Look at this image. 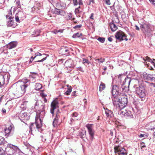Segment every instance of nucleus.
Returning a JSON list of instances; mask_svg holds the SVG:
<instances>
[{
  "label": "nucleus",
  "instance_id": "obj_40",
  "mask_svg": "<svg viewBox=\"0 0 155 155\" xmlns=\"http://www.w3.org/2000/svg\"><path fill=\"white\" fill-rule=\"evenodd\" d=\"M5 154V151L2 148L0 147V155H4Z\"/></svg>",
  "mask_w": 155,
  "mask_h": 155
},
{
  "label": "nucleus",
  "instance_id": "obj_46",
  "mask_svg": "<svg viewBox=\"0 0 155 155\" xmlns=\"http://www.w3.org/2000/svg\"><path fill=\"white\" fill-rule=\"evenodd\" d=\"M82 26L81 25H76L74 27V28L76 29L81 28Z\"/></svg>",
  "mask_w": 155,
  "mask_h": 155
},
{
  "label": "nucleus",
  "instance_id": "obj_63",
  "mask_svg": "<svg viewBox=\"0 0 155 155\" xmlns=\"http://www.w3.org/2000/svg\"><path fill=\"white\" fill-rule=\"evenodd\" d=\"M44 101L45 102H46L47 101V100L45 98H44Z\"/></svg>",
  "mask_w": 155,
  "mask_h": 155
},
{
  "label": "nucleus",
  "instance_id": "obj_5",
  "mask_svg": "<svg viewBox=\"0 0 155 155\" xmlns=\"http://www.w3.org/2000/svg\"><path fill=\"white\" fill-rule=\"evenodd\" d=\"M128 103L127 97L126 96H123L119 101L117 108L121 110L127 105Z\"/></svg>",
  "mask_w": 155,
  "mask_h": 155
},
{
  "label": "nucleus",
  "instance_id": "obj_6",
  "mask_svg": "<svg viewBox=\"0 0 155 155\" xmlns=\"http://www.w3.org/2000/svg\"><path fill=\"white\" fill-rule=\"evenodd\" d=\"M115 155H127L126 150L123 147L119 146H116L114 147Z\"/></svg>",
  "mask_w": 155,
  "mask_h": 155
},
{
  "label": "nucleus",
  "instance_id": "obj_2",
  "mask_svg": "<svg viewBox=\"0 0 155 155\" xmlns=\"http://www.w3.org/2000/svg\"><path fill=\"white\" fill-rule=\"evenodd\" d=\"M57 109L56 113V117L54 118L53 121V124L54 126L55 127L58 122V120L60 117V112L58 108V102L56 101H54L51 103L50 112L54 116V110L55 109Z\"/></svg>",
  "mask_w": 155,
  "mask_h": 155
},
{
  "label": "nucleus",
  "instance_id": "obj_25",
  "mask_svg": "<svg viewBox=\"0 0 155 155\" xmlns=\"http://www.w3.org/2000/svg\"><path fill=\"white\" fill-rule=\"evenodd\" d=\"M6 17L9 19H13L14 17L12 16V12L11 10L8 12V14L6 15Z\"/></svg>",
  "mask_w": 155,
  "mask_h": 155
},
{
  "label": "nucleus",
  "instance_id": "obj_27",
  "mask_svg": "<svg viewBox=\"0 0 155 155\" xmlns=\"http://www.w3.org/2000/svg\"><path fill=\"white\" fill-rule=\"evenodd\" d=\"M42 85L39 83H36L35 85V89L36 90H39L42 88Z\"/></svg>",
  "mask_w": 155,
  "mask_h": 155
},
{
  "label": "nucleus",
  "instance_id": "obj_16",
  "mask_svg": "<svg viewBox=\"0 0 155 155\" xmlns=\"http://www.w3.org/2000/svg\"><path fill=\"white\" fill-rule=\"evenodd\" d=\"M12 128L11 126L8 127H6L4 129V131L5 135L8 136L12 135Z\"/></svg>",
  "mask_w": 155,
  "mask_h": 155
},
{
  "label": "nucleus",
  "instance_id": "obj_29",
  "mask_svg": "<svg viewBox=\"0 0 155 155\" xmlns=\"http://www.w3.org/2000/svg\"><path fill=\"white\" fill-rule=\"evenodd\" d=\"M82 34L81 33H79V32H77L75 34H74L73 36L72 37L74 38H79L81 37V36H82Z\"/></svg>",
  "mask_w": 155,
  "mask_h": 155
},
{
  "label": "nucleus",
  "instance_id": "obj_19",
  "mask_svg": "<svg viewBox=\"0 0 155 155\" xmlns=\"http://www.w3.org/2000/svg\"><path fill=\"white\" fill-rule=\"evenodd\" d=\"M17 45V43L15 42H12L8 43L7 45V48L9 49H11L15 48Z\"/></svg>",
  "mask_w": 155,
  "mask_h": 155
},
{
  "label": "nucleus",
  "instance_id": "obj_60",
  "mask_svg": "<svg viewBox=\"0 0 155 155\" xmlns=\"http://www.w3.org/2000/svg\"><path fill=\"white\" fill-rule=\"evenodd\" d=\"M123 78V77L122 76V75H120V74L119 75V76H118V78L120 79V80H121V79Z\"/></svg>",
  "mask_w": 155,
  "mask_h": 155
},
{
  "label": "nucleus",
  "instance_id": "obj_3",
  "mask_svg": "<svg viewBox=\"0 0 155 155\" xmlns=\"http://www.w3.org/2000/svg\"><path fill=\"white\" fill-rule=\"evenodd\" d=\"M140 28L145 35L148 37L151 35V31L150 28V25L146 21H144L140 24Z\"/></svg>",
  "mask_w": 155,
  "mask_h": 155
},
{
  "label": "nucleus",
  "instance_id": "obj_62",
  "mask_svg": "<svg viewBox=\"0 0 155 155\" xmlns=\"http://www.w3.org/2000/svg\"><path fill=\"white\" fill-rule=\"evenodd\" d=\"M109 67L110 69H112L113 68V66L110 65Z\"/></svg>",
  "mask_w": 155,
  "mask_h": 155
},
{
  "label": "nucleus",
  "instance_id": "obj_38",
  "mask_svg": "<svg viewBox=\"0 0 155 155\" xmlns=\"http://www.w3.org/2000/svg\"><path fill=\"white\" fill-rule=\"evenodd\" d=\"M97 40H98L101 43L104 42L105 40V39L104 38L101 37H99V38H98Z\"/></svg>",
  "mask_w": 155,
  "mask_h": 155
},
{
  "label": "nucleus",
  "instance_id": "obj_47",
  "mask_svg": "<svg viewBox=\"0 0 155 155\" xmlns=\"http://www.w3.org/2000/svg\"><path fill=\"white\" fill-rule=\"evenodd\" d=\"M35 58H37L38 56H41L42 55V54L41 53L38 52L35 53Z\"/></svg>",
  "mask_w": 155,
  "mask_h": 155
},
{
  "label": "nucleus",
  "instance_id": "obj_51",
  "mask_svg": "<svg viewBox=\"0 0 155 155\" xmlns=\"http://www.w3.org/2000/svg\"><path fill=\"white\" fill-rule=\"evenodd\" d=\"M94 15V13H91V16L90 17V18L91 19L93 20L94 19V18H93Z\"/></svg>",
  "mask_w": 155,
  "mask_h": 155
},
{
  "label": "nucleus",
  "instance_id": "obj_45",
  "mask_svg": "<svg viewBox=\"0 0 155 155\" xmlns=\"http://www.w3.org/2000/svg\"><path fill=\"white\" fill-rule=\"evenodd\" d=\"M47 58V57H43L42 59L41 60H38L36 61V62H43V61L45 60Z\"/></svg>",
  "mask_w": 155,
  "mask_h": 155
},
{
  "label": "nucleus",
  "instance_id": "obj_56",
  "mask_svg": "<svg viewBox=\"0 0 155 155\" xmlns=\"http://www.w3.org/2000/svg\"><path fill=\"white\" fill-rule=\"evenodd\" d=\"M2 111L3 113H5L6 111L5 109L4 108H2Z\"/></svg>",
  "mask_w": 155,
  "mask_h": 155
},
{
  "label": "nucleus",
  "instance_id": "obj_42",
  "mask_svg": "<svg viewBox=\"0 0 155 155\" xmlns=\"http://www.w3.org/2000/svg\"><path fill=\"white\" fill-rule=\"evenodd\" d=\"M16 7L17 8H20L21 7V5L20 4V1H18L16 2Z\"/></svg>",
  "mask_w": 155,
  "mask_h": 155
},
{
  "label": "nucleus",
  "instance_id": "obj_35",
  "mask_svg": "<svg viewBox=\"0 0 155 155\" xmlns=\"http://www.w3.org/2000/svg\"><path fill=\"white\" fill-rule=\"evenodd\" d=\"M66 18L67 20L71 19L72 18V14L71 13H68Z\"/></svg>",
  "mask_w": 155,
  "mask_h": 155
},
{
  "label": "nucleus",
  "instance_id": "obj_64",
  "mask_svg": "<svg viewBox=\"0 0 155 155\" xmlns=\"http://www.w3.org/2000/svg\"><path fill=\"white\" fill-rule=\"evenodd\" d=\"M150 2H152L153 3L154 2V0H149Z\"/></svg>",
  "mask_w": 155,
  "mask_h": 155
},
{
  "label": "nucleus",
  "instance_id": "obj_22",
  "mask_svg": "<svg viewBox=\"0 0 155 155\" xmlns=\"http://www.w3.org/2000/svg\"><path fill=\"white\" fill-rule=\"evenodd\" d=\"M109 27L111 29V30L112 31H114L117 28V26L114 23H110L109 25Z\"/></svg>",
  "mask_w": 155,
  "mask_h": 155
},
{
  "label": "nucleus",
  "instance_id": "obj_31",
  "mask_svg": "<svg viewBox=\"0 0 155 155\" xmlns=\"http://www.w3.org/2000/svg\"><path fill=\"white\" fill-rule=\"evenodd\" d=\"M78 116V114L77 113L75 112L74 113L72 114V117L71 118V121H72V120H75V117H76Z\"/></svg>",
  "mask_w": 155,
  "mask_h": 155
},
{
  "label": "nucleus",
  "instance_id": "obj_8",
  "mask_svg": "<svg viewBox=\"0 0 155 155\" xmlns=\"http://www.w3.org/2000/svg\"><path fill=\"white\" fill-rule=\"evenodd\" d=\"M86 127L87 129L89 134L90 135L91 139L92 140L94 138L95 132L93 129V124H88L86 125Z\"/></svg>",
  "mask_w": 155,
  "mask_h": 155
},
{
  "label": "nucleus",
  "instance_id": "obj_43",
  "mask_svg": "<svg viewBox=\"0 0 155 155\" xmlns=\"http://www.w3.org/2000/svg\"><path fill=\"white\" fill-rule=\"evenodd\" d=\"M33 125H34L33 123H31V124L29 126V129H30L29 132L30 133L31 132H31H32V127L34 126Z\"/></svg>",
  "mask_w": 155,
  "mask_h": 155
},
{
  "label": "nucleus",
  "instance_id": "obj_4",
  "mask_svg": "<svg viewBox=\"0 0 155 155\" xmlns=\"http://www.w3.org/2000/svg\"><path fill=\"white\" fill-rule=\"evenodd\" d=\"M19 150L18 147L11 144H8L5 148V152L8 155H12Z\"/></svg>",
  "mask_w": 155,
  "mask_h": 155
},
{
  "label": "nucleus",
  "instance_id": "obj_9",
  "mask_svg": "<svg viewBox=\"0 0 155 155\" xmlns=\"http://www.w3.org/2000/svg\"><path fill=\"white\" fill-rule=\"evenodd\" d=\"M116 39L120 40H125L127 41L128 39L126 38V35L122 31H117L115 35Z\"/></svg>",
  "mask_w": 155,
  "mask_h": 155
},
{
  "label": "nucleus",
  "instance_id": "obj_21",
  "mask_svg": "<svg viewBox=\"0 0 155 155\" xmlns=\"http://www.w3.org/2000/svg\"><path fill=\"white\" fill-rule=\"evenodd\" d=\"M40 103L42 104L41 102L40 101H37L35 104V107L38 109V107H39V109H40L43 110L44 108V105H41L40 106Z\"/></svg>",
  "mask_w": 155,
  "mask_h": 155
},
{
  "label": "nucleus",
  "instance_id": "obj_28",
  "mask_svg": "<svg viewBox=\"0 0 155 155\" xmlns=\"http://www.w3.org/2000/svg\"><path fill=\"white\" fill-rule=\"evenodd\" d=\"M82 11V9L81 8V7L79 6L78 7L75 8L74 12L76 14H77L81 12Z\"/></svg>",
  "mask_w": 155,
  "mask_h": 155
},
{
  "label": "nucleus",
  "instance_id": "obj_15",
  "mask_svg": "<svg viewBox=\"0 0 155 155\" xmlns=\"http://www.w3.org/2000/svg\"><path fill=\"white\" fill-rule=\"evenodd\" d=\"M59 52L62 55H68L69 53V50L67 47H63L60 49Z\"/></svg>",
  "mask_w": 155,
  "mask_h": 155
},
{
  "label": "nucleus",
  "instance_id": "obj_59",
  "mask_svg": "<svg viewBox=\"0 0 155 155\" xmlns=\"http://www.w3.org/2000/svg\"><path fill=\"white\" fill-rule=\"evenodd\" d=\"M64 61V60L63 59H60L59 61L60 62H61V63H62Z\"/></svg>",
  "mask_w": 155,
  "mask_h": 155
},
{
  "label": "nucleus",
  "instance_id": "obj_23",
  "mask_svg": "<svg viewBox=\"0 0 155 155\" xmlns=\"http://www.w3.org/2000/svg\"><path fill=\"white\" fill-rule=\"evenodd\" d=\"M21 118L24 120H28V117L27 113L26 112L21 113L20 116Z\"/></svg>",
  "mask_w": 155,
  "mask_h": 155
},
{
  "label": "nucleus",
  "instance_id": "obj_41",
  "mask_svg": "<svg viewBox=\"0 0 155 155\" xmlns=\"http://www.w3.org/2000/svg\"><path fill=\"white\" fill-rule=\"evenodd\" d=\"M4 138L1 137L0 136V145L4 143Z\"/></svg>",
  "mask_w": 155,
  "mask_h": 155
},
{
  "label": "nucleus",
  "instance_id": "obj_32",
  "mask_svg": "<svg viewBox=\"0 0 155 155\" xmlns=\"http://www.w3.org/2000/svg\"><path fill=\"white\" fill-rule=\"evenodd\" d=\"M72 91L70 87H69L67 89V91L66 92L64 93V94L67 95H70L71 92Z\"/></svg>",
  "mask_w": 155,
  "mask_h": 155
},
{
  "label": "nucleus",
  "instance_id": "obj_7",
  "mask_svg": "<svg viewBox=\"0 0 155 155\" xmlns=\"http://www.w3.org/2000/svg\"><path fill=\"white\" fill-rule=\"evenodd\" d=\"M136 94L140 98H143L146 96V91L145 88L143 86H139L136 89Z\"/></svg>",
  "mask_w": 155,
  "mask_h": 155
},
{
  "label": "nucleus",
  "instance_id": "obj_14",
  "mask_svg": "<svg viewBox=\"0 0 155 155\" xmlns=\"http://www.w3.org/2000/svg\"><path fill=\"white\" fill-rule=\"evenodd\" d=\"M119 113H120V114H122L123 115H124L125 117L126 118L129 117H133L132 112L129 110H125V111L124 112V111H120L119 112Z\"/></svg>",
  "mask_w": 155,
  "mask_h": 155
},
{
  "label": "nucleus",
  "instance_id": "obj_37",
  "mask_svg": "<svg viewBox=\"0 0 155 155\" xmlns=\"http://www.w3.org/2000/svg\"><path fill=\"white\" fill-rule=\"evenodd\" d=\"M15 21L16 22L19 23L20 22L18 16V14H16L15 17Z\"/></svg>",
  "mask_w": 155,
  "mask_h": 155
},
{
  "label": "nucleus",
  "instance_id": "obj_57",
  "mask_svg": "<svg viewBox=\"0 0 155 155\" xmlns=\"http://www.w3.org/2000/svg\"><path fill=\"white\" fill-rule=\"evenodd\" d=\"M108 40L110 41H112V38L110 37H109L108 38Z\"/></svg>",
  "mask_w": 155,
  "mask_h": 155
},
{
  "label": "nucleus",
  "instance_id": "obj_39",
  "mask_svg": "<svg viewBox=\"0 0 155 155\" xmlns=\"http://www.w3.org/2000/svg\"><path fill=\"white\" fill-rule=\"evenodd\" d=\"M83 63L84 64L85 63H87V64H89L90 63V62L88 61V60L87 59H86L84 58H83L82 59Z\"/></svg>",
  "mask_w": 155,
  "mask_h": 155
},
{
  "label": "nucleus",
  "instance_id": "obj_44",
  "mask_svg": "<svg viewBox=\"0 0 155 155\" xmlns=\"http://www.w3.org/2000/svg\"><path fill=\"white\" fill-rule=\"evenodd\" d=\"M59 15L63 16L65 15V12L64 11L61 10L60 11H59Z\"/></svg>",
  "mask_w": 155,
  "mask_h": 155
},
{
  "label": "nucleus",
  "instance_id": "obj_13",
  "mask_svg": "<svg viewBox=\"0 0 155 155\" xmlns=\"http://www.w3.org/2000/svg\"><path fill=\"white\" fill-rule=\"evenodd\" d=\"M121 95H116L113 96L112 100L113 104L117 107L118 104L119 102L120 99H119Z\"/></svg>",
  "mask_w": 155,
  "mask_h": 155
},
{
  "label": "nucleus",
  "instance_id": "obj_54",
  "mask_svg": "<svg viewBox=\"0 0 155 155\" xmlns=\"http://www.w3.org/2000/svg\"><path fill=\"white\" fill-rule=\"evenodd\" d=\"M61 31H62L61 30H56L55 31H54V32L55 34H56L58 32H61Z\"/></svg>",
  "mask_w": 155,
  "mask_h": 155
},
{
  "label": "nucleus",
  "instance_id": "obj_49",
  "mask_svg": "<svg viewBox=\"0 0 155 155\" xmlns=\"http://www.w3.org/2000/svg\"><path fill=\"white\" fill-rule=\"evenodd\" d=\"M73 2L74 5H77L78 4L77 0H73Z\"/></svg>",
  "mask_w": 155,
  "mask_h": 155
},
{
  "label": "nucleus",
  "instance_id": "obj_61",
  "mask_svg": "<svg viewBox=\"0 0 155 155\" xmlns=\"http://www.w3.org/2000/svg\"><path fill=\"white\" fill-rule=\"evenodd\" d=\"M135 29H136V30H139V28L137 25H135Z\"/></svg>",
  "mask_w": 155,
  "mask_h": 155
},
{
  "label": "nucleus",
  "instance_id": "obj_58",
  "mask_svg": "<svg viewBox=\"0 0 155 155\" xmlns=\"http://www.w3.org/2000/svg\"><path fill=\"white\" fill-rule=\"evenodd\" d=\"M61 10H60V9H57V10L56 11H55V12H56V13L57 14H59V11H60Z\"/></svg>",
  "mask_w": 155,
  "mask_h": 155
},
{
  "label": "nucleus",
  "instance_id": "obj_36",
  "mask_svg": "<svg viewBox=\"0 0 155 155\" xmlns=\"http://www.w3.org/2000/svg\"><path fill=\"white\" fill-rule=\"evenodd\" d=\"M140 146L141 147V149L143 150H144L143 149L144 148H145L146 147V146L145 145V143L143 142H141L140 143Z\"/></svg>",
  "mask_w": 155,
  "mask_h": 155
},
{
  "label": "nucleus",
  "instance_id": "obj_33",
  "mask_svg": "<svg viewBox=\"0 0 155 155\" xmlns=\"http://www.w3.org/2000/svg\"><path fill=\"white\" fill-rule=\"evenodd\" d=\"M105 61V59L104 58H101L100 59H97L95 60V61H97L98 63L99 64H101V63L104 62Z\"/></svg>",
  "mask_w": 155,
  "mask_h": 155
},
{
  "label": "nucleus",
  "instance_id": "obj_52",
  "mask_svg": "<svg viewBox=\"0 0 155 155\" xmlns=\"http://www.w3.org/2000/svg\"><path fill=\"white\" fill-rule=\"evenodd\" d=\"M78 4L80 5H83V3L82 0H79Z\"/></svg>",
  "mask_w": 155,
  "mask_h": 155
},
{
  "label": "nucleus",
  "instance_id": "obj_1",
  "mask_svg": "<svg viewBox=\"0 0 155 155\" xmlns=\"http://www.w3.org/2000/svg\"><path fill=\"white\" fill-rule=\"evenodd\" d=\"M21 82L20 86L14 84L9 88L13 94L21 96L25 92L27 88L30 85V81L27 79L24 78L21 80Z\"/></svg>",
  "mask_w": 155,
  "mask_h": 155
},
{
  "label": "nucleus",
  "instance_id": "obj_53",
  "mask_svg": "<svg viewBox=\"0 0 155 155\" xmlns=\"http://www.w3.org/2000/svg\"><path fill=\"white\" fill-rule=\"evenodd\" d=\"M8 53V51L6 50H4L2 53L6 54Z\"/></svg>",
  "mask_w": 155,
  "mask_h": 155
},
{
  "label": "nucleus",
  "instance_id": "obj_55",
  "mask_svg": "<svg viewBox=\"0 0 155 155\" xmlns=\"http://www.w3.org/2000/svg\"><path fill=\"white\" fill-rule=\"evenodd\" d=\"M36 75V74H35V75H31V76H30V77H32V78H36V77H35V76Z\"/></svg>",
  "mask_w": 155,
  "mask_h": 155
},
{
  "label": "nucleus",
  "instance_id": "obj_20",
  "mask_svg": "<svg viewBox=\"0 0 155 155\" xmlns=\"http://www.w3.org/2000/svg\"><path fill=\"white\" fill-rule=\"evenodd\" d=\"M6 75H3L0 74V85H3L5 84V78L7 77Z\"/></svg>",
  "mask_w": 155,
  "mask_h": 155
},
{
  "label": "nucleus",
  "instance_id": "obj_50",
  "mask_svg": "<svg viewBox=\"0 0 155 155\" xmlns=\"http://www.w3.org/2000/svg\"><path fill=\"white\" fill-rule=\"evenodd\" d=\"M35 58V57L34 58H33V56L31 57L30 60L29 61V63H31Z\"/></svg>",
  "mask_w": 155,
  "mask_h": 155
},
{
  "label": "nucleus",
  "instance_id": "obj_30",
  "mask_svg": "<svg viewBox=\"0 0 155 155\" xmlns=\"http://www.w3.org/2000/svg\"><path fill=\"white\" fill-rule=\"evenodd\" d=\"M105 88V84L103 83H101L99 87V91H102L104 90Z\"/></svg>",
  "mask_w": 155,
  "mask_h": 155
},
{
  "label": "nucleus",
  "instance_id": "obj_17",
  "mask_svg": "<svg viewBox=\"0 0 155 155\" xmlns=\"http://www.w3.org/2000/svg\"><path fill=\"white\" fill-rule=\"evenodd\" d=\"M131 81V79L130 78L127 77L125 78L124 81V87H129Z\"/></svg>",
  "mask_w": 155,
  "mask_h": 155
},
{
  "label": "nucleus",
  "instance_id": "obj_24",
  "mask_svg": "<svg viewBox=\"0 0 155 155\" xmlns=\"http://www.w3.org/2000/svg\"><path fill=\"white\" fill-rule=\"evenodd\" d=\"M10 20L8 21L7 23V26L8 27H14L15 25L14 24V22L13 19H9Z\"/></svg>",
  "mask_w": 155,
  "mask_h": 155
},
{
  "label": "nucleus",
  "instance_id": "obj_26",
  "mask_svg": "<svg viewBox=\"0 0 155 155\" xmlns=\"http://www.w3.org/2000/svg\"><path fill=\"white\" fill-rule=\"evenodd\" d=\"M27 101H24L22 104H21L20 107L22 110H24L26 109L27 107Z\"/></svg>",
  "mask_w": 155,
  "mask_h": 155
},
{
  "label": "nucleus",
  "instance_id": "obj_10",
  "mask_svg": "<svg viewBox=\"0 0 155 155\" xmlns=\"http://www.w3.org/2000/svg\"><path fill=\"white\" fill-rule=\"evenodd\" d=\"M121 88L117 85H114L112 88L111 93L113 96L119 95V94ZM120 95H121L120 94Z\"/></svg>",
  "mask_w": 155,
  "mask_h": 155
},
{
  "label": "nucleus",
  "instance_id": "obj_12",
  "mask_svg": "<svg viewBox=\"0 0 155 155\" xmlns=\"http://www.w3.org/2000/svg\"><path fill=\"white\" fill-rule=\"evenodd\" d=\"M41 117L40 114L39 115L37 114L35 118V124L36 128L38 129L42 127L41 119L40 118Z\"/></svg>",
  "mask_w": 155,
  "mask_h": 155
},
{
  "label": "nucleus",
  "instance_id": "obj_34",
  "mask_svg": "<svg viewBox=\"0 0 155 155\" xmlns=\"http://www.w3.org/2000/svg\"><path fill=\"white\" fill-rule=\"evenodd\" d=\"M41 31L40 30H36L35 32H33V34H32V35H33L35 34H36V35H35L34 37H37L38 36H39V34L40 32Z\"/></svg>",
  "mask_w": 155,
  "mask_h": 155
},
{
  "label": "nucleus",
  "instance_id": "obj_48",
  "mask_svg": "<svg viewBox=\"0 0 155 155\" xmlns=\"http://www.w3.org/2000/svg\"><path fill=\"white\" fill-rule=\"evenodd\" d=\"M147 135H146L145 134H140L139 136V137H147Z\"/></svg>",
  "mask_w": 155,
  "mask_h": 155
},
{
  "label": "nucleus",
  "instance_id": "obj_18",
  "mask_svg": "<svg viewBox=\"0 0 155 155\" xmlns=\"http://www.w3.org/2000/svg\"><path fill=\"white\" fill-rule=\"evenodd\" d=\"M105 110V112L106 116L109 118H110L113 116V114L112 112L108 109L104 108Z\"/></svg>",
  "mask_w": 155,
  "mask_h": 155
},
{
  "label": "nucleus",
  "instance_id": "obj_11",
  "mask_svg": "<svg viewBox=\"0 0 155 155\" xmlns=\"http://www.w3.org/2000/svg\"><path fill=\"white\" fill-rule=\"evenodd\" d=\"M76 62L71 59L67 60L65 62V66L66 67L73 68L76 65Z\"/></svg>",
  "mask_w": 155,
  "mask_h": 155
}]
</instances>
